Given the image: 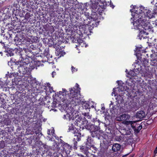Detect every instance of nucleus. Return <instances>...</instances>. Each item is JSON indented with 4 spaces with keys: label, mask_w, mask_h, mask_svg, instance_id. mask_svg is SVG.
Instances as JSON below:
<instances>
[{
    "label": "nucleus",
    "mask_w": 157,
    "mask_h": 157,
    "mask_svg": "<svg viewBox=\"0 0 157 157\" xmlns=\"http://www.w3.org/2000/svg\"><path fill=\"white\" fill-rule=\"evenodd\" d=\"M79 85L76 83L75 87L76 88H71L69 89L70 93L68 94L67 97H66L67 91L65 89H63V91L59 92L60 98H61L62 96H64L62 99V101H65L66 100H69L70 102H72V103L75 105H78L80 101V98L78 97L80 92Z\"/></svg>",
    "instance_id": "obj_1"
},
{
    "label": "nucleus",
    "mask_w": 157,
    "mask_h": 157,
    "mask_svg": "<svg viewBox=\"0 0 157 157\" xmlns=\"http://www.w3.org/2000/svg\"><path fill=\"white\" fill-rule=\"evenodd\" d=\"M135 16L138 17V19L133 22V25L136 29H140L141 26L144 28V26L146 24V20L145 19V15L144 12H141L139 14L136 13Z\"/></svg>",
    "instance_id": "obj_2"
},
{
    "label": "nucleus",
    "mask_w": 157,
    "mask_h": 157,
    "mask_svg": "<svg viewBox=\"0 0 157 157\" xmlns=\"http://www.w3.org/2000/svg\"><path fill=\"white\" fill-rule=\"evenodd\" d=\"M70 109H71V110L73 109L71 108H70ZM61 110L62 112L64 111L67 113L66 114L64 115V118L68 120H70L72 118V114L73 113L72 111L71 110L70 111V109H69V108L67 107L66 105L64 104V105H63V106H62L61 108Z\"/></svg>",
    "instance_id": "obj_3"
},
{
    "label": "nucleus",
    "mask_w": 157,
    "mask_h": 157,
    "mask_svg": "<svg viewBox=\"0 0 157 157\" xmlns=\"http://www.w3.org/2000/svg\"><path fill=\"white\" fill-rule=\"evenodd\" d=\"M29 64L25 62H21L18 66V71L21 74H25L28 71Z\"/></svg>",
    "instance_id": "obj_4"
},
{
    "label": "nucleus",
    "mask_w": 157,
    "mask_h": 157,
    "mask_svg": "<svg viewBox=\"0 0 157 157\" xmlns=\"http://www.w3.org/2000/svg\"><path fill=\"white\" fill-rule=\"evenodd\" d=\"M99 0H91V2L92 3V11L96 14L98 13L100 14V13L103 11L100 9V5H98Z\"/></svg>",
    "instance_id": "obj_5"
},
{
    "label": "nucleus",
    "mask_w": 157,
    "mask_h": 157,
    "mask_svg": "<svg viewBox=\"0 0 157 157\" xmlns=\"http://www.w3.org/2000/svg\"><path fill=\"white\" fill-rule=\"evenodd\" d=\"M130 118V117L129 115L128 114H124L117 117L116 119V120L118 121H125L129 119Z\"/></svg>",
    "instance_id": "obj_6"
},
{
    "label": "nucleus",
    "mask_w": 157,
    "mask_h": 157,
    "mask_svg": "<svg viewBox=\"0 0 157 157\" xmlns=\"http://www.w3.org/2000/svg\"><path fill=\"white\" fill-rule=\"evenodd\" d=\"M94 128H95L93 130L91 129L90 130V132L91 133V135L92 137H95L98 136V133L99 131H98V127L96 126V127H94L93 126Z\"/></svg>",
    "instance_id": "obj_7"
},
{
    "label": "nucleus",
    "mask_w": 157,
    "mask_h": 157,
    "mask_svg": "<svg viewBox=\"0 0 157 157\" xmlns=\"http://www.w3.org/2000/svg\"><path fill=\"white\" fill-rule=\"evenodd\" d=\"M93 140L90 137H88L87 139L86 143V146L88 149H89L91 147L93 146Z\"/></svg>",
    "instance_id": "obj_8"
},
{
    "label": "nucleus",
    "mask_w": 157,
    "mask_h": 157,
    "mask_svg": "<svg viewBox=\"0 0 157 157\" xmlns=\"http://www.w3.org/2000/svg\"><path fill=\"white\" fill-rule=\"evenodd\" d=\"M63 151H65L66 152H70V150L71 149V147L67 143H63Z\"/></svg>",
    "instance_id": "obj_9"
},
{
    "label": "nucleus",
    "mask_w": 157,
    "mask_h": 157,
    "mask_svg": "<svg viewBox=\"0 0 157 157\" xmlns=\"http://www.w3.org/2000/svg\"><path fill=\"white\" fill-rule=\"evenodd\" d=\"M136 115L137 117L142 119L145 117V113L143 111H140L137 112Z\"/></svg>",
    "instance_id": "obj_10"
},
{
    "label": "nucleus",
    "mask_w": 157,
    "mask_h": 157,
    "mask_svg": "<svg viewBox=\"0 0 157 157\" xmlns=\"http://www.w3.org/2000/svg\"><path fill=\"white\" fill-rule=\"evenodd\" d=\"M121 145L118 144H113L112 147V149L114 151H119L121 148Z\"/></svg>",
    "instance_id": "obj_11"
},
{
    "label": "nucleus",
    "mask_w": 157,
    "mask_h": 157,
    "mask_svg": "<svg viewBox=\"0 0 157 157\" xmlns=\"http://www.w3.org/2000/svg\"><path fill=\"white\" fill-rule=\"evenodd\" d=\"M136 122L135 121H124L122 122L123 124L127 125H130L132 127L133 129L134 128V126L133 125L134 123Z\"/></svg>",
    "instance_id": "obj_12"
},
{
    "label": "nucleus",
    "mask_w": 157,
    "mask_h": 157,
    "mask_svg": "<svg viewBox=\"0 0 157 157\" xmlns=\"http://www.w3.org/2000/svg\"><path fill=\"white\" fill-rule=\"evenodd\" d=\"M157 107V105L154 101L151 102L150 103L149 105V109H155Z\"/></svg>",
    "instance_id": "obj_13"
},
{
    "label": "nucleus",
    "mask_w": 157,
    "mask_h": 157,
    "mask_svg": "<svg viewBox=\"0 0 157 157\" xmlns=\"http://www.w3.org/2000/svg\"><path fill=\"white\" fill-rule=\"evenodd\" d=\"M99 4L100 5V8L103 9L105 6H106V2H105V0H100L99 2Z\"/></svg>",
    "instance_id": "obj_14"
},
{
    "label": "nucleus",
    "mask_w": 157,
    "mask_h": 157,
    "mask_svg": "<svg viewBox=\"0 0 157 157\" xmlns=\"http://www.w3.org/2000/svg\"><path fill=\"white\" fill-rule=\"evenodd\" d=\"M144 13L145 15V18L148 17L149 18H151L153 17L152 12L151 11L148 10L147 12Z\"/></svg>",
    "instance_id": "obj_15"
},
{
    "label": "nucleus",
    "mask_w": 157,
    "mask_h": 157,
    "mask_svg": "<svg viewBox=\"0 0 157 157\" xmlns=\"http://www.w3.org/2000/svg\"><path fill=\"white\" fill-rule=\"evenodd\" d=\"M81 134L79 132L76 133L75 135L74 140H77V141H79L81 139Z\"/></svg>",
    "instance_id": "obj_16"
},
{
    "label": "nucleus",
    "mask_w": 157,
    "mask_h": 157,
    "mask_svg": "<svg viewBox=\"0 0 157 157\" xmlns=\"http://www.w3.org/2000/svg\"><path fill=\"white\" fill-rule=\"evenodd\" d=\"M56 56H58V58L61 57L63 56V52L60 50H58L56 51Z\"/></svg>",
    "instance_id": "obj_17"
},
{
    "label": "nucleus",
    "mask_w": 157,
    "mask_h": 157,
    "mask_svg": "<svg viewBox=\"0 0 157 157\" xmlns=\"http://www.w3.org/2000/svg\"><path fill=\"white\" fill-rule=\"evenodd\" d=\"M138 125V124H137V128H136L135 126H134V128L133 129L135 132H139L140 131L142 127V126L141 125H139L138 126H137Z\"/></svg>",
    "instance_id": "obj_18"
},
{
    "label": "nucleus",
    "mask_w": 157,
    "mask_h": 157,
    "mask_svg": "<svg viewBox=\"0 0 157 157\" xmlns=\"http://www.w3.org/2000/svg\"><path fill=\"white\" fill-rule=\"evenodd\" d=\"M122 137L120 136H117L115 137V140L118 141H120L121 140Z\"/></svg>",
    "instance_id": "obj_19"
},
{
    "label": "nucleus",
    "mask_w": 157,
    "mask_h": 157,
    "mask_svg": "<svg viewBox=\"0 0 157 157\" xmlns=\"http://www.w3.org/2000/svg\"><path fill=\"white\" fill-rule=\"evenodd\" d=\"M84 115L88 119H90L91 118V116L88 113H85Z\"/></svg>",
    "instance_id": "obj_20"
},
{
    "label": "nucleus",
    "mask_w": 157,
    "mask_h": 157,
    "mask_svg": "<svg viewBox=\"0 0 157 157\" xmlns=\"http://www.w3.org/2000/svg\"><path fill=\"white\" fill-rule=\"evenodd\" d=\"M77 69L74 67L73 66L71 67V71L73 73L74 72L77 71Z\"/></svg>",
    "instance_id": "obj_21"
},
{
    "label": "nucleus",
    "mask_w": 157,
    "mask_h": 157,
    "mask_svg": "<svg viewBox=\"0 0 157 157\" xmlns=\"http://www.w3.org/2000/svg\"><path fill=\"white\" fill-rule=\"evenodd\" d=\"M129 74L132 76H134L136 75V74L134 73L133 71H131L130 72H129Z\"/></svg>",
    "instance_id": "obj_22"
},
{
    "label": "nucleus",
    "mask_w": 157,
    "mask_h": 157,
    "mask_svg": "<svg viewBox=\"0 0 157 157\" xmlns=\"http://www.w3.org/2000/svg\"><path fill=\"white\" fill-rule=\"evenodd\" d=\"M49 89L50 93H52V92H54V90H53V88L51 86L49 88Z\"/></svg>",
    "instance_id": "obj_23"
},
{
    "label": "nucleus",
    "mask_w": 157,
    "mask_h": 157,
    "mask_svg": "<svg viewBox=\"0 0 157 157\" xmlns=\"http://www.w3.org/2000/svg\"><path fill=\"white\" fill-rule=\"evenodd\" d=\"M78 41L79 43H82L83 40L81 39H79L78 40Z\"/></svg>",
    "instance_id": "obj_24"
},
{
    "label": "nucleus",
    "mask_w": 157,
    "mask_h": 157,
    "mask_svg": "<svg viewBox=\"0 0 157 157\" xmlns=\"http://www.w3.org/2000/svg\"><path fill=\"white\" fill-rule=\"evenodd\" d=\"M48 134L49 135H50L52 134V132H51L49 130H48Z\"/></svg>",
    "instance_id": "obj_25"
},
{
    "label": "nucleus",
    "mask_w": 157,
    "mask_h": 157,
    "mask_svg": "<svg viewBox=\"0 0 157 157\" xmlns=\"http://www.w3.org/2000/svg\"><path fill=\"white\" fill-rule=\"evenodd\" d=\"M46 86H47L48 88L51 87L50 84L49 83L47 84Z\"/></svg>",
    "instance_id": "obj_26"
},
{
    "label": "nucleus",
    "mask_w": 157,
    "mask_h": 157,
    "mask_svg": "<svg viewBox=\"0 0 157 157\" xmlns=\"http://www.w3.org/2000/svg\"><path fill=\"white\" fill-rule=\"evenodd\" d=\"M113 105V102H112V101H111V103L110 104V106L111 105Z\"/></svg>",
    "instance_id": "obj_27"
},
{
    "label": "nucleus",
    "mask_w": 157,
    "mask_h": 157,
    "mask_svg": "<svg viewBox=\"0 0 157 157\" xmlns=\"http://www.w3.org/2000/svg\"><path fill=\"white\" fill-rule=\"evenodd\" d=\"M54 73H55V72L54 71L52 72V75L53 77H54L53 75H54Z\"/></svg>",
    "instance_id": "obj_28"
},
{
    "label": "nucleus",
    "mask_w": 157,
    "mask_h": 157,
    "mask_svg": "<svg viewBox=\"0 0 157 157\" xmlns=\"http://www.w3.org/2000/svg\"><path fill=\"white\" fill-rule=\"evenodd\" d=\"M77 142L76 141L74 143V146L75 147L76 146V144L77 143Z\"/></svg>",
    "instance_id": "obj_29"
},
{
    "label": "nucleus",
    "mask_w": 157,
    "mask_h": 157,
    "mask_svg": "<svg viewBox=\"0 0 157 157\" xmlns=\"http://www.w3.org/2000/svg\"><path fill=\"white\" fill-rule=\"evenodd\" d=\"M80 157H85L83 155H80Z\"/></svg>",
    "instance_id": "obj_30"
},
{
    "label": "nucleus",
    "mask_w": 157,
    "mask_h": 157,
    "mask_svg": "<svg viewBox=\"0 0 157 157\" xmlns=\"http://www.w3.org/2000/svg\"><path fill=\"white\" fill-rule=\"evenodd\" d=\"M36 61H34V64H36Z\"/></svg>",
    "instance_id": "obj_31"
},
{
    "label": "nucleus",
    "mask_w": 157,
    "mask_h": 157,
    "mask_svg": "<svg viewBox=\"0 0 157 157\" xmlns=\"http://www.w3.org/2000/svg\"><path fill=\"white\" fill-rule=\"evenodd\" d=\"M83 146H82V147L81 148L83 149Z\"/></svg>",
    "instance_id": "obj_32"
},
{
    "label": "nucleus",
    "mask_w": 157,
    "mask_h": 157,
    "mask_svg": "<svg viewBox=\"0 0 157 157\" xmlns=\"http://www.w3.org/2000/svg\"><path fill=\"white\" fill-rule=\"evenodd\" d=\"M69 129H70V130H72L71 128L70 129V128H69Z\"/></svg>",
    "instance_id": "obj_33"
},
{
    "label": "nucleus",
    "mask_w": 157,
    "mask_h": 157,
    "mask_svg": "<svg viewBox=\"0 0 157 157\" xmlns=\"http://www.w3.org/2000/svg\"><path fill=\"white\" fill-rule=\"evenodd\" d=\"M0 54H2V52H0Z\"/></svg>",
    "instance_id": "obj_34"
},
{
    "label": "nucleus",
    "mask_w": 157,
    "mask_h": 157,
    "mask_svg": "<svg viewBox=\"0 0 157 157\" xmlns=\"http://www.w3.org/2000/svg\"><path fill=\"white\" fill-rule=\"evenodd\" d=\"M116 99L117 100V98H116Z\"/></svg>",
    "instance_id": "obj_35"
}]
</instances>
